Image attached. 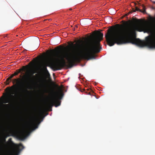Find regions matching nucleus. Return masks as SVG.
Listing matches in <instances>:
<instances>
[{"label":"nucleus","mask_w":155,"mask_h":155,"mask_svg":"<svg viewBox=\"0 0 155 155\" xmlns=\"http://www.w3.org/2000/svg\"><path fill=\"white\" fill-rule=\"evenodd\" d=\"M21 79L19 78H18L17 79H15L14 80V81L13 82V83L14 84L15 82H16V83L18 84L19 82H20V81Z\"/></svg>","instance_id":"10"},{"label":"nucleus","mask_w":155,"mask_h":155,"mask_svg":"<svg viewBox=\"0 0 155 155\" xmlns=\"http://www.w3.org/2000/svg\"><path fill=\"white\" fill-rule=\"evenodd\" d=\"M154 3H155V2H154Z\"/></svg>","instance_id":"30"},{"label":"nucleus","mask_w":155,"mask_h":155,"mask_svg":"<svg viewBox=\"0 0 155 155\" xmlns=\"http://www.w3.org/2000/svg\"><path fill=\"white\" fill-rule=\"evenodd\" d=\"M1 100V99L0 98V100Z\"/></svg>","instance_id":"31"},{"label":"nucleus","mask_w":155,"mask_h":155,"mask_svg":"<svg viewBox=\"0 0 155 155\" xmlns=\"http://www.w3.org/2000/svg\"><path fill=\"white\" fill-rule=\"evenodd\" d=\"M14 76V75L13 74H12L9 77L11 79Z\"/></svg>","instance_id":"17"},{"label":"nucleus","mask_w":155,"mask_h":155,"mask_svg":"<svg viewBox=\"0 0 155 155\" xmlns=\"http://www.w3.org/2000/svg\"><path fill=\"white\" fill-rule=\"evenodd\" d=\"M11 79L9 77L6 80V81L8 82V83L7 84H8L9 83L11 82Z\"/></svg>","instance_id":"14"},{"label":"nucleus","mask_w":155,"mask_h":155,"mask_svg":"<svg viewBox=\"0 0 155 155\" xmlns=\"http://www.w3.org/2000/svg\"><path fill=\"white\" fill-rule=\"evenodd\" d=\"M58 91H54L50 98V101L47 104L45 107L47 109H51L53 106L55 107L59 106L61 104V101L60 100L62 99L63 96L62 88L58 85H57Z\"/></svg>","instance_id":"3"},{"label":"nucleus","mask_w":155,"mask_h":155,"mask_svg":"<svg viewBox=\"0 0 155 155\" xmlns=\"http://www.w3.org/2000/svg\"><path fill=\"white\" fill-rule=\"evenodd\" d=\"M25 131L23 130V131L20 134L18 135V137L19 138L21 139H23V138L25 137Z\"/></svg>","instance_id":"7"},{"label":"nucleus","mask_w":155,"mask_h":155,"mask_svg":"<svg viewBox=\"0 0 155 155\" xmlns=\"http://www.w3.org/2000/svg\"><path fill=\"white\" fill-rule=\"evenodd\" d=\"M5 141H6L5 139H5H4V142H5Z\"/></svg>","instance_id":"23"},{"label":"nucleus","mask_w":155,"mask_h":155,"mask_svg":"<svg viewBox=\"0 0 155 155\" xmlns=\"http://www.w3.org/2000/svg\"><path fill=\"white\" fill-rule=\"evenodd\" d=\"M89 89H90V88L87 89V90H89Z\"/></svg>","instance_id":"28"},{"label":"nucleus","mask_w":155,"mask_h":155,"mask_svg":"<svg viewBox=\"0 0 155 155\" xmlns=\"http://www.w3.org/2000/svg\"><path fill=\"white\" fill-rule=\"evenodd\" d=\"M142 6L143 8V11H142L141 10H140L139 9V8H138L137 7H136L135 8V9L134 10H133V12H135L136 11H139V12H142V13H145L146 12V8L145 6L142 5Z\"/></svg>","instance_id":"6"},{"label":"nucleus","mask_w":155,"mask_h":155,"mask_svg":"<svg viewBox=\"0 0 155 155\" xmlns=\"http://www.w3.org/2000/svg\"><path fill=\"white\" fill-rule=\"evenodd\" d=\"M38 87L40 88H41L44 86V84L43 83H40L38 85Z\"/></svg>","instance_id":"15"},{"label":"nucleus","mask_w":155,"mask_h":155,"mask_svg":"<svg viewBox=\"0 0 155 155\" xmlns=\"http://www.w3.org/2000/svg\"><path fill=\"white\" fill-rule=\"evenodd\" d=\"M79 42H81V41L80 40H78Z\"/></svg>","instance_id":"27"},{"label":"nucleus","mask_w":155,"mask_h":155,"mask_svg":"<svg viewBox=\"0 0 155 155\" xmlns=\"http://www.w3.org/2000/svg\"><path fill=\"white\" fill-rule=\"evenodd\" d=\"M150 19L155 22V17ZM137 24L124 30L116 28L107 30L105 35L107 44L110 46L115 44L118 45L131 43L141 47L147 46L155 48V27L152 25H143L141 21L137 19Z\"/></svg>","instance_id":"1"},{"label":"nucleus","mask_w":155,"mask_h":155,"mask_svg":"<svg viewBox=\"0 0 155 155\" xmlns=\"http://www.w3.org/2000/svg\"><path fill=\"white\" fill-rule=\"evenodd\" d=\"M35 75H36V76H37V74H36Z\"/></svg>","instance_id":"29"},{"label":"nucleus","mask_w":155,"mask_h":155,"mask_svg":"<svg viewBox=\"0 0 155 155\" xmlns=\"http://www.w3.org/2000/svg\"><path fill=\"white\" fill-rule=\"evenodd\" d=\"M103 33L99 32L94 36L92 43L88 48L85 49L83 52L82 49L83 46L78 44H74L71 42V46L73 50L71 52L61 53L58 55V61L49 62L44 66V69L47 71V66H51L55 70H59L66 66L65 58L68 61V64L70 68L72 67L75 63L80 62L82 59L87 60L94 59L97 56L94 53L100 52L102 48L100 45V41L103 39Z\"/></svg>","instance_id":"2"},{"label":"nucleus","mask_w":155,"mask_h":155,"mask_svg":"<svg viewBox=\"0 0 155 155\" xmlns=\"http://www.w3.org/2000/svg\"><path fill=\"white\" fill-rule=\"evenodd\" d=\"M13 74H14V76H15L18 75V72L16 71V72H15Z\"/></svg>","instance_id":"16"},{"label":"nucleus","mask_w":155,"mask_h":155,"mask_svg":"<svg viewBox=\"0 0 155 155\" xmlns=\"http://www.w3.org/2000/svg\"><path fill=\"white\" fill-rule=\"evenodd\" d=\"M10 102V100L8 99H6L4 101H3V103H9Z\"/></svg>","instance_id":"13"},{"label":"nucleus","mask_w":155,"mask_h":155,"mask_svg":"<svg viewBox=\"0 0 155 155\" xmlns=\"http://www.w3.org/2000/svg\"><path fill=\"white\" fill-rule=\"evenodd\" d=\"M16 85H13L10 88L9 87H7L5 89V91L8 90V91L9 92H7L6 94L3 93V95L0 98L3 99L4 97H7L8 95H10V96L12 97H14V96L13 95H11V94L10 93V89L13 88Z\"/></svg>","instance_id":"5"},{"label":"nucleus","mask_w":155,"mask_h":155,"mask_svg":"<svg viewBox=\"0 0 155 155\" xmlns=\"http://www.w3.org/2000/svg\"><path fill=\"white\" fill-rule=\"evenodd\" d=\"M2 112H0V117H1V115L2 114Z\"/></svg>","instance_id":"21"},{"label":"nucleus","mask_w":155,"mask_h":155,"mask_svg":"<svg viewBox=\"0 0 155 155\" xmlns=\"http://www.w3.org/2000/svg\"><path fill=\"white\" fill-rule=\"evenodd\" d=\"M8 155H13V154L12 153H10Z\"/></svg>","instance_id":"24"},{"label":"nucleus","mask_w":155,"mask_h":155,"mask_svg":"<svg viewBox=\"0 0 155 155\" xmlns=\"http://www.w3.org/2000/svg\"><path fill=\"white\" fill-rule=\"evenodd\" d=\"M8 141L9 143L11 145H15V144L12 141V138H10L8 140Z\"/></svg>","instance_id":"12"},{"label":"nucleus","mask_w":155,"mask_h":155,"mask_svg":"<svg viewBox=\"0 0 155 155\" xmlns=\"http://www.w3.org/2000/svg\"><path fill=\"white\" fill-rule=\"evenodd\" d=\"M18 148L19 149H20V148H21L20 150H22L24 148V147L21 143H20L18 146Z\"/></svg>","instance_id":"11"},{"label":"nucleus","mask_w":155,"mask_h":155,"mask_svg":"<svg viewBox=\"0 0 155 155\" xmlns=\"http://www.w3.org/2000/svg\"><path fill=\"white\" fill-rule=\"evenodd\" d=\"M3 106L5 107V110H9L11 106V105L9 104H4Z\"/></svg>","instance_id":"8"},{"label":"nucleus","mask_w":155,"mask_h":155,"mask_svg":"<svg viewBox=\"0 0 155 155\" xmlns=\"http://www.w3.org/2000/svg\"><path fill=\"white\" fill-rule=\"evenodd\" d=\"M28 66H23L22 67L23 68L19 69L18 70H17L16 71L18 72V74L20 73L21 71H23L24 69H25L26 67H28Z\"/></svg>","instance_id":"9"},{"label":"nucleus","mask_w":155,"mask_h":155,"mask_svg":"<svg viewBox=\"0 0 155 155\" xmlns=\"http://www.w3.org/2000/svg\"><path fill=\"white\" fill-rule=\"evenodd\" d=\"M117 25L118 27H120V25L119 24H117Z\"/></svg>","instance_id":"22"},{"label":"nucleus","mask_w":155,"mask_h":155,"mask_svg":"<svg viewBox=\"0 0 155 155\" xmlns=\"http://www.w3.org/2000/svg\"><path fill=\"white\" fill-rule=\"evenodd\" d=\"M36 73L34 71H32L30 72V75L28 77V84L21 89L20 95L26 96L29 93L28 89H31L33 86L37 84L35 76L33 74Z\"/></svg>","instance_id":"4"},{"label":"nucleus","mask_w":155,"mask_h":155,"mask_svg":"<svg viewBox=\"0 0 155 155\" xmlns=\"http://www.w3.org/2000/svg\"><path fill=\"white\" fill-rule=\"evenodd\" d=\"M31 124H30L29 125H28V126H27V128H30L31 127Z\"/></svg>","instance_id":"18"},{"label":"nucleus","mask_w":155,"mask_h":155,"mask_svg":"<svg viewBox=\"0 0 155 155\" xmlns=\"http://www.w3.org/2000/svg\"><path fill=\"white\" fill-rule=\"evenodd\" d=\"M71 9H71V8H70V9H69V10H71Z\"/></svg>","instance_id":"26"},{"label":"nucleus","mask_w":155,"mask_h":155,"mask_svg":"<svg viewBox=\"0 0 155 155\" xmlns=\"http://www.w3.org/2000/svg\"><path fill=\"white\" fill-rule=\"evenodd\" d=\"M132 13V12H129L128 13L126 14L125 15H124V16H127L129 14H130V13Z\"/></svg>","instance_id":"19"},{"label":"nucleus","mask_w":155,"mask_h":155,"mask_svg":"<svg viewBox=\"0 0 155 155\" xmlns=\"http://www.w3.org/2000/svg\"><path fill=\"white\" fill-rule=\"evenodd\" d=\"M51 20H52L51 19H49V21H51Z\"/></svg>","instance_id":"25"},{"label":"nucleus","mask_w":155,"mask_h":155,"mask_svg":"<svg viewBox=\"0 0 155 155\" xmlns=\"http://www.w3.org/2000/svg\"><path fill=\"white\" fill-rule=\"evenodd\" d=\"M86 92L87 94H90V92H89L88 93H87V92Z\"/></svg>","instance_id":"20"}]
</instances>
